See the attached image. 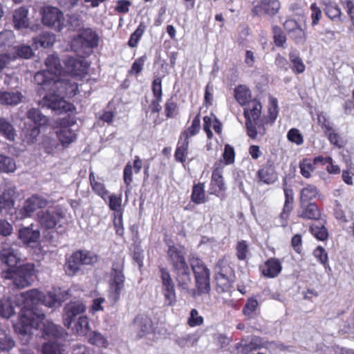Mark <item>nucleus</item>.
Returning <instances> with one entry per match:
<instances>
[{"instance_id":"nucleus-46","label":"nucleus","mask_w":354,"mask_h":354,"mask_svg":"<svg viewBox=\"0 0 354 354\" xmlns=\"http://www.w3.org/2000/svg\"><path fill=\"white\" fill-rule=\"evenodd\" d=\"M88 342L90 344L98 347L106 348L109 342L106 338L97 331H91L88 334Z\"/></svg>"},{"instance_id":"nucleus-34","label":"nucleus","mask_w":354,"mask_h":354,"mask_svg":"<svg viewBox=\"0 0 354 354\" xmlns=\"http://www.w3.org/2000/svg\"><path fill=\"white\" fill-rule=\"evenodd\" d=\"M281 271V265L279 260L276 259H268L262 270L264 276L268 277H275Z\"/></svg>"},{"instance_id":"nucleus-19","label":"nucleus","mask_w":354,"mask_h":354,"mask_svg":"<svg viewBox=\"0 0 354 354\" xmlns=\"http://www.w3.org/2000/svg\"><path fill=\"white\" fill-rule=\"evenodd\" d=\"M275 345L274 342H264L261 337L254 336L249 341H243L237 346L238 352L241 354H248L253 350L259 349L261 347H272Z\"/></svg>"},{"instance_id":"nucleus-17","label":"nucleus","mask_w":354,"mask_h":354,"mask_svg":"<svg viewBox=\"0 0 354 354\" xmlns=\"http://www.w3.org/2000/svg\"><path fill=\"white\" fill-rule=\"evenodd\" d=\"M43 97V102L49 109L59 112H66L68 111V103L64 100V97L59 95L57 92L48 91Z\"/></svg>"},{"instance_id":"nucleus-37","label":"nucleus","mask_w":354,"mask_h":354,"mask_svg":"<svg viewBox=\"0 0 354 354\" xmlns=\"http://www.w3.org/2000/svg\"><path fill=\"white\" fill-rule=\"evenodd\" d=\"M57 135L64 147H67L77 140V133L71 129H59L57 131Z\"/></svg>"},{"instance_id":"nucleus-45","label":"nucleus","mask_w":354,"mask_h":354,"mask_svg":"<svg viewBox=\"0 0 354 354\" xmlns=\"http://www.w3.org/2000/svg\"><path fill=\"white\" fill-rule=\"evenodd\" d=\"M318 195L317 187L312 185H308L303 188L300 192V203H309Z\"/></svg>"},{"instance_id":"nucleus-18","label":"nucleus","mask_w":354,"mask_h":354,"mask_svg":"<svg viewBox=\"0 0 354 354\" xmlns=\"http://www.w3.org/2000/svg\"><path fill=\"white\" fill-rule=\"evenodd\" d=\"M19 238L27 247L36 248L40 245V232L30 227H23L19 231Z\"/></svg>"},{"instance_id":"nucleus-30","label":"nucleus","mask_w":354,"mask_h":354,"mask_svg":"<svg viewBox=\"0 0 354 354\" xmlns=\"http://www.w3.org/2000/svg\"><path fill=\"white\" fill-rule=\"evenodd\" d=\"M23 98L20 92H9L0 91V104L15 106L19 104Z\"/></svg>"},{"instance_id":"nucleus-53","label":"nucleus","mask_w":354,"mask_h":354,"mask_svg":"<svg viewBox=\"0 0 354 354\" xmlns=\"http://www.w3.org/2000/svg\"><path fill=\"white\" fill-rule=\"evenodd\" d=\"M197 342L198 337L194 334L185 335L176 339V343L181 348L193 346Z\"/></svg>"},{"instance_id":"nucleus-26","label":"nucleus","mask_w":354,"mask_h":354,"mask_svg":"<svg viewBox=\"0 0 354 354\" xmlns=\"http://www.w3.org/2000/svg\"><path fill=\"white\" fill-rule=\"evenodd\" d=\"M297 216L303 219H319L320 212L314 203H300L297 211Z\"/></svg>"},{"instance_id":"nucleus-48","label":"nucleus","mask_w":354,"mask_h":354,"mask_svg":"<svg viewBox=\"0 0 354 354\" xmlns=\"http://www.w3.org/2000/svg\"><path fill=\"white\" fill-rule=\"evenodd\" d=\"M258 308L259 303L257 300L254 298H250L247 300L243 307V313L248 319L252 318L257 315Z\"/></svg>"},{"instance_id":"nucleus-1","label":"nucleus","mask_w":354,"mask_h":354,"mask_svg":"<svg viewBox=\"0 0 354 354\" xmlns=\"http://www.w3.org/2000/svg\"><path fill=\"white\" fill-rule=\"evenodd\" d=\"M20 297L24 306L16 327L21 334H28L32 328H38L44 319L45 314L39 310V306L44 305L52 308L59 304L56 294L51 292L44 294L37 289L21 292Z\"/></svg>"},{"instance_id":"nucleus-25","label":"nucleus","mask_w":354,"mask_h":354,"mask_svg":"<svg viewBox=\"0 0 354 354\" xmlns=\"http://www.w3.org/2000/svg\"><path fill=\"white\" fill-rule=\"evenodd\" d=\"M0 261L9 268L14 269L19 263V258L15 250L8 245H4L0 250Z\"/></svg>"},{"instance_id":"nucleus-41","label":"nucleus","mask_w":354,"mask_h":354,"mask_svg":"<svg viewBox=\"0 0 354 354\" xmlns=\"http://www.w3.org/2000/svg\"><path fill=\"white\" fill-rule=\"evenodd\" d=\"M284 194L286 197V201L283 211L280 214V217L281 219H283L286 221V219L288 218V214L292 209V203L294 201V198L292 189L287 188L284 189Z\"/></svg>"},{"instance_id":"nucleus-58","label":"nucleus","mask_w":354,"mask_h":354,"mask_svg":"<svg viewBox=\"0 0 354 354\" xmlns=\"http://www.w3.org/2000/svg\"><path fill=\"white\" fill-rule=\"evenodd\" d=\"M310 232L311 233L319 240L324 241L328 238V232L326 227L321 225H313L310 226Z\"/></svg>"},{"instance_id":"nucleus-54","label":"nucleus","mask_w":354,"mask_h":354,"mask_svg":"<svg viewBox=\"0 0 354 354\" xmlns=\"http://www.w3.org/2000/svg\"><path fill=\"white\" fill-rule=\"evenodd\" d=\"M180 140H181L180 139ZM189 140L184 138L183 142H178V146L175 152V158L177 160L183 162L185 160V156L187 151Z\"/></svg>"},{"instance_id":"nucleus-4","label":"nucleus","mask_w":354,"mask_h":354,"mask_svg":"<svg viewBox=\"0 0 354 354\" xmlns=\"http://www.w3.org/2000/svg\"><path fill=\"white\" fill-rule=\"evenodd\" d=\"M190 264L195 275L196 290H192V296L208 294L210 291L209 272L202 261L197 257L190 259Z\"/></svg>"},{"instance_id":"nucleus-59","label":"nucleus","mask_w":354,"mask_h":354,"mask_svg":"<svg viewBox=\"0 0 354 354\" xmlns=\"http://www.w3.org/2000/svg\"><path fill=\"white\" fill-rule=\"evenodd\" d=\"M75 123V118L71 115H68L64 118H58L55 121L57 127L60 128V129H70V127L73 126Z\"/></svg>"},{"instance_id":"nucleus-38","label":"nucleus","mask_w":354,"mask_h":354,"mask_svg":"<svg viewBox=\"0 0 354 354\" xmlns=\"http://www.w3.org/2000/svg\"><path fill=\"white\" fill-rule=\"evenodd\" d=\"M55 41V35L47 32H43L33 38V44H35L37 48L39 46L42 48L51 47L54 44Z\"/></svg>"},{"instance_id":"nucleus-23","label":"nucleus","mask_w":354,"mask_h":354,"mask_svg":"<svg viewBox=\"0 0 354 354\" xmlns=\"http://www.w3.org/2000/svg\"><path fill=\"white\" fill-rule=\"evenodd\" d=\"M228 268L221 266L219 263L216 267L215 281L217 290L219 292H225L230 290L231 287V281L227 276Z\"/></svg>"},{"instance_id":"nucleus-56","label":"nucleus","mask_w":354,"mask_h":354,"mask_svg":"<svg viewBox=\"0 0 354 354\" xmlns=\"http://www.w3.org/2000/svg\"><path fill=\"white\" fill-rule=\"evenodd\" d=\"M299 169L301 175L304 177L308 178L310 177V174L315 170V167L310 160L304 159L299 163Z\"/></svg>"},{"instance_id":"nucleus-32","label":"nucleus","mask_w":354,"mask_h":354,"mask_svg":"<svg viewBox=\"0 0 354 354\" xmlns=\"http://www.w3.org/2000/svg\"><path fill=\"white\" fill-rule=\"evenodd\" d=\"M71 328L75 334L81 336H85L91 330L89 326V319L86 315H80Z\"/></svg>"},{"instance_id":"nucleus-39","label":"nucleus","mask_w":354,"mask_h":354,"mask_svg":"<svg viewBox=\"0 0 354 354\" xmlns=\"http://www.w3.org/2000/svg\"><path fill=\"white\" fill-rule=\"evenodd\" d=\"M259 180L266 184H271L277 179V175L274 173V167L271 165H267L263 167L258 171Z\"/></svg>"},{"instance_id":"nucleus-24","label":"nucleus","mask_w":354,"mask_h":354,"mask_svg":"<svg viewBox=\"0 0 354 354\" xmlns=\"http://www.w3.org/2000/svg\"><path fill=\"white\" fill-rule=\"evenodd\" d=\"M26 116L32 123L31 125L43 129L46 128L50 124L49 118L44 115L38 108H31L26 113Z\"/></svg>"},{"instance_id":"nucleus-13","label":"nucleus","mask_w":354,"mask_h":354,"mask_svg":"<svg viewBox=\"0 0 354 354\" xmlns=\"http://www.w3.org/2000/svg\"><path fill=\"white\" fill-rule=\"evenodd\" d=\"M160 278L162 286V293L165 297V304L170 306L176 301L175 287L169 272L164 268L160 270Z\"/></svg>"},{"instance_id":"nucleus-49","label":"nucleus","mask_w":354,"mask_h":354,"mask_svg":"<svg viewBox=\"0 0 354 354\" xmlns=\"http://www.w3.org/2000/svg\"><path fill=\"white\" fill-rule=\"evenodd\" d=\"M16 169L15 160L8 156L0 154V171L9 173Z\"/></svg>"},{"instance_id":"nucleus-3","label":"nucleus","mask_w":354,"mask_h":354,"mask_svg":"<svg viewBox=\"0 0 354 354\" xmlns=\"http://www.w3.org/2000/svg\"><path fill=\"white\" fill-rule=\"evenodd\" d=\"M65 214L59 207H54L40 210L37 214V221L40 226L46 230L55 229L58 233L65 231L63 221L65 220Z\"/></svg>"},{"instance_id":"nucleus-35","label":"nucleus","mask_w":354,"mask_h":354,"mask_svg":"<svg viewBox=\"0 0 354 354\" xmlns=\"http://www.w3.org/2000/svg\"><path fill=\"white\" fill-rule=\"evenodd\" d=\"M41 129L38 127L25 124V129L23 131V141L27 145L35 143L41 133Z\"/></svg>"},{"instance_id":"nucleus-6","label":"nucleus","mask_w":354,"mask_h":354,"mask_svg":"<svg viewBox=\"0 0 354 354\" xmlns=\"http://www.w3.org/2000/svg\"><path fill=\"white\" fill-rule=\"evenodd\" d=\"M261 112V105L255 101L249 102L244 109L248 135L252 138H256L258 134L261 136L265 134V129L259 120Z\"/></svg>"},{"instance_id":"nucleus-16","label":"nucleus","mask_w":354,"mask_h":354,"mask_svg":"<svg viewBox=\"0 0 354 354\" xmlns=\"http://www.w3.org/2000/svg\"><path fill=\"white\" fill-rule=\"evenodd\" d=\"M15 190L12 188L5 189L0 194V214L12 215L13 212L17 211L15 208Z\"/></svg>"},{"instance_id":"nucleus-10","label":"nucleus","mask_w":354,"mask_h":354,"mask_svg":"<svg viewBox=\"0 0 354 354\" xmlns=\"http://www.w3.org/2000/svg\"><path fill=\"white\" fill-rule=\"evenodd\" d=\"M41 21L44 26L61 31L65 26L63 12L57 8L46 6L42 9Z\"/></svg>"},{"instance_id":"nucleus-42","label":"nucleus","mask_w":354,"mask_h":354,"mask_svg":"<svg viewBox=\"0 0 354 354\" xmlns=\"http://www.w3.org/2000/svg\"><path fill=\"white\" fill-rule=\"evenodd\" d=\"M15 314V308L12 300L9 297L0 299V316L3 318H10Z\"/></svg>"},{"instance_id":"nucleus-8","label":"nucleus","mask_w":354,"mask_h":354,"mask_svg":"<svg viewBox=\"0 0 354 354\" xmlns=\"http://www.w3.org/2000/svg\"><path fill=\"white\" fill-rule=\"evenodd\" d=\"M97 261V256L89 251L77 250L67 259L66 272L73 276L80 270L82 266L91 265Z\"/></svg>"},{"instance_id":"nucleus-11","label":"nucleus","mask_w":354,"mask_h":354,"mask_svg":"<svg viewBox=\"0 0 354 354\" xmlns=\"http://www.w3.org/2000/svg\"><path fill=\"white\" fill-rule=\"evenodd\" d=\"M64 71L78 80L88 74L89 64L84 59L68 57L64 62Z\"/></svg>"},{"instance_id":"nucleus-52","label":"nucleus","mask_w":354,"mask_h":354,"mask_svg":"<svg viewBox=\"0 0 354 354\" xmlns=\"http://www.w3.org/2000/svg\"><path fill=\"white\" fill-rule=\"evenodd\" d=\"M234 93L236 100L241 105L245 104L250 97V91L245 86H239Z\"/></svg>"},{"instance_id":"nucleus-43","label":"nucleus","mask_w":354,"mask_h":354,"mask_svg":"<svg viewBox=\"0 0 354 354\" xmlns=\"http://www.w3.org/2000/svg\"><path fill=\"white\" fill-rule=\"evenodd\" d=\"M89 180L93 192L105 200V198L108 194V191L106 189L105 186L102 183L96 180L93 171L89 173Z\"/></svg>"},{"instance_id":"nucleus-51","label":"nucleus","mask_w":354,"mask_h":354,"mask_svg":"<svg viewBox=\"0 0 354 354\" xmlns=\"http://www.w3.org/2000/svg\"><path fill=\"white\" fill-rule=\"evenodd\" d=\"M64 332L61 326H57L52 323L44 325L43 329V335L53 337H60Z\"/></svg>"},{"instance_id":"nucleus-62","label":"nucleus","mask_w":354,"mask_h":354,"mask_svg":"<svg viewBox=\"0 0 354 354\" xmlns=\"http://www.w3.org/2000/svg\"><path fill=\"white\" fill-rule=\"evenodd\" d=\"M2 335L0 337V351H9L14 347L15 341L11 337L6 334H2Z\"/></svg>"},{"instance_id":"nucleus-60","label":"nucleus","mask_w":354,"mask_h":354,"mask_svg":"<svg viewBox=\"0 0 354 354\" xmlns=\"http://www.w3.org/2000/svg\"><path fill=\"white\" fill-rule=\"evenodd\" d=\"M41 145L44 151L48 154H53L58 146L57 141L49 137L44 138Z\"/></svg>"},{"instance_id":"nucleus-36","label":"nucleus","mask_w":354,"mask_h":354,"mask_svg":"<svg viewBox=\"0 0 354 354\" xmlns=\"http://www.w3.org/2000/svg\"><path fill=\"white\" fill-rule=\"evenodd\" d=\"M0 134L9 141H14L17 136L13 125L5 118H0Z\"/></svg>"},{"instance_id":"nucleus-50","label":"nucleus","mask_w":354,"mask_h":354,"mask_svg":"<svg viewBox=\"0 0 354 354\" xmlns=\"http://www.w3.org/2000/svg\"><path fill=\"white\" fill-rule=\"evenodd\" d=\"M42 354H65L62 346L55 342L45 343L42 346Z\"/></svg>"},{"instance_id":"nucleus-22","label":"nucleus","mask_w":354,"mask_h":354,"mask_svg":"<svg viewBox=\"0 0 354 354\" xmlns=\"http://www.w3.org/2000/svg\"><path fill=\"white\" fill-rule=\"evenodd\" d=\"M14 28L17 30L28 28L30 19L28 17V9L26 6H20L12 13Z\"/></svg>"},{"instance_id":"nucleus-29","label":"nucleus","mask_w":354,"mask_h":354,"mask_svg":"<svg viewBox=\"0 0 354 354\" xmlns=\"http://www.w3.org/2000/svg\"><path fill=\"white\" fill-rule=\"evenodd\" d=\"M174 273L178 288L192 295V290H189L192 279L189 266L178 270Z\"/></svg>"},{"instance_id":"nucleus-64","label":"nucleus","mask_w":354,"mask_h":354,"mask_svg":"<svg viewBox=\"0 0 354 354\" xmlns=\"http://www.w3.org/2000/svg\"><path fill=\"white\" fill-rule=\"evenodd\" d=\"M317 120L319 124L322 127L325 133H328V131H332L333 127L331 123L324 113H319L317 115Z\"/></svg>"},{"instance_id":"nucleus-27","label":"nucleus","mask_w":354,"mask_h":354,"mask_svg":"<svg viewBox=\"0 0 354 354\" xmlns=\"http://www.w3.org/2000/svg\"><path fill=\"white\" fill-rule=\"evenodd\" d=\"M45 65L47 67V70L43 71L42 72L49 73V77L57 78V76L61 75L64 71L60 59L56 55L52 54L48 55L45 60Z\"/></svg>"},{"instance_id":"nucleus-33","label":"nucleus","mask_w":354,"mask_h":354,"mask_svg":"<svg viewBox=\"0 0 354 354\" xmlns=\"http://www.w3.org/2000/svg\"><path fill=\"white\" fill-rule=\"evenodd\" d=\"M210 185V194H217L225 189L223 176L218 167H216L213 171Z\"/></svg>"},{"instance_id":"nucleus-57","label":"nucleus","mask_w":354,"mask_h":354,"mask_svg":"<svg viewBox=\"0 0 354 354\" xmlns=\"http://www.w3.org/2000/svg\"><path fill=\"white\" fill-rule=\"evenodd\" d=\"M324 11L326 15L331 19H339L341 15L340 8L331 2L325 3Z\"/></svg>"},{"instance_id":"nucleus-31","label":"nucleus","mask_w":354,"mask_h":354,"mask_svg":"<svg viewBox=\"0 0 354 354\" xmlns=\"http://www.w3.org/2000/svg\"><path fill=\"white\" fill-rule=\"evenodd\" d=\"M136 329L138 330V337L142 338L152 331V322L146 315L138 316L136 320Z\"/></svg>"},{"instance_id":"nucleus-47","label":"nucleus","mask_w":354,"mask_h":354,"mask_svg":"<svg viewBox=\"0 0 354 354\" xmlns=\"http://www.w3.org/2000/svg\"><path fill=\"white\" fill-rule=\"evenodd\" d=\"M289 59L292 64V69L293 71L297 73H301L305 71V65L296 50L290 51Z\"/></svg>"},{"instance_id":"nucleus-7","label":"nucleus","mask_w":354,"mask_h":354,"mask_svg":"<svg viewBox=\"0 0 354 354\" xmlns=\"http://www.w3.org/2000/svg\"><path fill=\"white\" fill-rule=\"evenodd\" d=\"M99 37L91 28L81 30L73 41L74 51L83 55H89L92 50L98 46Z\"/></svg>"},{"instance_id":"nucleus-63","label":"nucleus","mask_w":354,"mask_h":354,"mask_svg":"<svg viewBox=\"0 0 354 354\" xmlns=\"http://www.w3.org/2000/svg\"><path fill=\"white\" fill-rule=\"evenodd\" d=\"M248 253V245L245 241H239L236 245V256L239 260H245Z\"/></svg>"},{"instance_id":"nucleus-20","label":"nucleus","mask_w":354,"mask_h":354,"mask_svg":"<svg viewBox=\"0 0 354 354\" xmlns=\"http://www.w3.org/2000/svg\"><path fill=\"white\" fill-rule=\"evenodd\" d=\"M281 8V3L279 0H261L258 4L253 8L252 12L255 15H259L263 12L269 16L277 15Z\"/></svg>"},{"instance_id":"nucleus-9","label":"nucleus","mask_w":354,"mask_h":354,"mask_svg":"<svg viewBox=\"0 0 354 354\" xmlns=\"http://www.w3.org/2000/svg\"><path fill=\"white\" fill-rule=\"evenodd\" d=\"M48 204V201L45 197L34 194L25 200L21 208L15 211L16 218L22 220L30 218L35 211L45 208Z\"/></svg>"},{"instance_id":"nucleus-5","label":"nucleus","mask_w":354,"mask_h":354,"mask_svg":"<svg viewBox=\"0 0 354 354\" xmlns=\"http://www.w3.org/2000/svg\"><path fill=\"white\" fill-rule=\"evenodd\" d=\"M34 274L35 265L32 263L24 264L14 269L8 268L1 274L3 278L12 279L14 285L18 288L30 286Z\"/></svg>"},{"instance_id":"nucleus-55","label":"nucleus","mask_w":354,"mask_h":354,"mask_svg":"<svg viewBox=\"0 0 354 354\" xmlns=\"http://www.w3.org/2000/svg\"><path fill=\"white\" fill-rule=\"evenodd\" d=\"M200 129V120L196 116L192 122V125L189 128L185 130L180 136V140L185 138L189 140V138L196 135Z\"/></svg>"},{"instance_id":"nucleus-28","label":"nucleus","mask_w":354,"mask_h":354,"mask_svg":"<svg viewBox=\"0 0 354 354\" xmlns=\"http://www.w3.org/2000/svg\"><path fill=\"white\" fill-rule=\"evenodd\" d=\"M284 26L291 32V37L298 44H304L306 41V32L294 20H288Z\"/></svg>"},{"instance_id":"nucleus-14","label":"nucleus","mask_w":354,"mask_h":354,"mask_svg":"<svg viewBox=\"0 0 354 354\" xmlns=\"http://www.w3.org/2000/svg\"><path fill=\"white\" fill-rule=\"evenodd\" d=\"M109 208L114 212L113 216V225L115 229L116 234L122 236L123 234L122 227V198L121 196L112 194L109 196Z\"/></svg>"},{"instance_id":"nucleus-15","label":"nucleus","mask_w":354,"mask_h":354,"mask_svg":"<svg viewBox=\"0 0 354 354\" xmlns=\"http://www.w3.org/2000/svg\"><path fill=\"white\" fill-rule=\"evenodd\" d=\"M167 259L172 266L174 272L188 266L185 261V252L181 247L169 245L167 250Z\"/></svg>"},{"instance_id":"nucleus-44","label":"nucleus","mask_w":354,"mask_h":354,"mask_svg":"<svg viewBox=\"0 0 354 354\" xmlns=\"http://www.w3.org/2000/svg\"><path fill=\"white\" fill-rule=\"evenodd\" d=\"M191 200L196 204H201L206 202L205 192L204 185L201 183H198L194 185L192 188V193Z\"/></svg>"},{"instance_id":"nucleus-12","label":"nucleus","mask_w":354,"mask_h":354,"mask_svg":"<svg viewBox=\"0 0 354 354\" xmlns=\"http://www.w3.org/2000/svg\"><path fill=\"white\" fill-rule=\"evenodd\" d=\"M86 307L80 300L70 301L65 305L63 309V324L67 328H71L77 316L83 315Z\"/></svg>"},{"instance_id":"nucleus-2","label":"nucleus","mask_w":354,"mask_h":354,"mask_svg":"<svg viewBox=\"0 0 354 354\" xmlns=\"http://www.w3.org/2000/svg\"><path fill=\"white\" fill-rule=\"evenodd\" d=\"M35 81L39 86L38 93L41 91L57 92L64 97L71 98L78 93V84L71 80L65 78L49 77L48 72H37L35 75Z\"/></svg>"},{"instance_id":"nucleus-40","label":"nucleus","mask_w":354,"mask_h":354,"mask_svg":"<svg viewBox=\"0 0 354 354\" xmlns=\"http://www.w3.org/2000/svg\"><path fill=\"white\" fill-rule=\"evenodd\" d=\"M15 37L12 30H5L0 32V51L8 50L15 44Z\"/></svg>"},{"instance_id":"nucleus-21","label":"nucleus","mask_w":354,"mask_h":354,"mask_svg":"<svg viewBox=\"0 0 354 354\" xmlns=\"http://www.w3.org/2000/svg\"><path fill=\"white\" fill-rule=\"evenodd\" d=\"M113 279L110 282V297L115 302L119 299L120 292L124 288V277L122 270L113 269Z\"/></svg>"},{"instance_id":"nucleus-61","label":"nucleus","mask_w":354,"mask_h":354,"mask_svg":"<svg viewBox=\"0 0 354 354\" xmlns=\"http://www.w3.org/2000/svg\"><path fill=\"white\" fill-rule=\"evenodd\" d=\"M203 323V317L199 315L198 311L196 309H192L190 312L189 317L187 320V324L191 327L201 326Z\"/></svg>"}]
</instances>
